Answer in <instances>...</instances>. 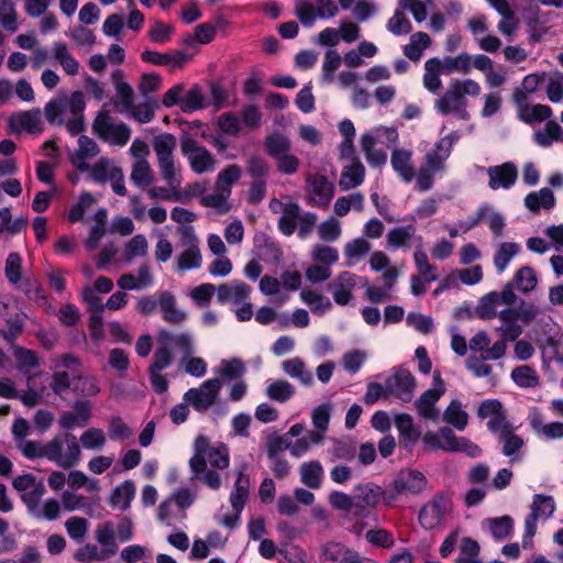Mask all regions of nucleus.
I'll use <instances>...</instances> for the list:
<instances>
[{
  "label": "nucleus",
  "instance_id": "31",
  "mask_svg": "<svg viewBox=\"0 0 563 563\" xmlns=\"http://www.w3.org/2000/svg\"><path fill=\"white\" fill-rule=\"evenodd\" d=\"M209 439L199 434L194 443V455L189 460L190 472L194 474V477L199 476V473H203L207 466L206 455L210 450Z\"/></svg>",
  "mask_w": 563,
  "mask_h": 563
},
{
  "label": "nucleus",
  "instance_id": "37",
  "mask_svg": "<svg viewBox=\"0 0 563 563\" xmlns=\"http://www.w3.org/2000/svg\"><path fill=\"white\" fill-rule=\"evenodd\" d=\"M264 146L266 153L276 159L277 157L290 152L291 142L286 135L274 132L265 137Z\"/></svg>",
  "mask_w": 563,
  "mask_h": 563
},
{
  "label": "nucleus",
  "instance_id": "20",
  "mask_svg": "<svg viewBox=\"0 0 563 563\" xmlns=\"http://www.w3.org/2000/svg\"><path fill=\"white\" fill-rule=\"evenodd\" d=\"M310 201L318 207H327L333 197V185L323 175L310 176L307 180Z\"/></svg>",
  "mask_w": 563,
  "mask_h": 563
},
{
  "label": "nucleus",
  "instance_id": "3",
  "mask_svg": "<svg viewBox=\"0 0 563 563\" xmlns=\"http://www.w3.org/2000/svg\"><path fill=\"white\" fill-rule=\"evenodd\" d=\"M479 92L481 87L476 81L454 79L444 95L437 100L435 108L443 115L453 113L459 119L468 120L466 96H477Z\"/></svg>",
  "mask_w": 563,
  "mask_h": 563
},
{
  "label": "nucleus",
  "instance_id": "52",
  "mask_svg": "<svg viewBox=\"0 0 563 563\" xmlns=\"http://www.w3.org/2000/svg\"><path fill=\"white\" fill-rule=\"evenodd\" d=\"M230 194L227 189H216V192L203 196L200 200L201 205L207 208H213L220 213H225L230 210V205L227 200Z\"/></svg>",
  "mask_w": 563,
  "mask_h": 563
},
{
  "label": "nucleus",
  "instance_id": "14",
  "mask_svg": "<svg viewBox=\"0 0 563 563\" xmlns=\"http://www.w3.org/2000/svg\"><path fill=\"white\" fill-rule=\"evenodd\" d=\"M158 344H164L168 350H177L181 353L180 363H185L195 353L194 338L189 332L174 333L161 329L157 333Z\"/></svg>",
  "mask_w": 563,
  "mask_h": 563
},
{
  "label": "nucleus",
  "instance_id": "61",
  "mask_svg": "<svg viewBox=\"0 0 563 563\" xmlns=\"http://www.w3.org/2000/svg\"><path fill=\"white\" fill-rule=\"evenodd\" d=\"M147 241L143 234L134 235L124 246V256L128 262L134 257L144 256L147 253Z\"/></svg>",
  "mask_w": 563,
  "mask_h": 563
},
{
  "label": "nucleus",
  "instance_id": "32",
  "mask_svg": "<svg viewBox=\"0 0 563 563\" xmlns=\"http://www.w3.org/2000/svg\"><path fill=\"white\" fill-rule=\"evenodd\" d=\"M525 206L533 213L539 212L541 208L550 210L555 206L554 194L548 187L532 191L526 196Z\"/></svg>",
  "mask_w": 563,
  "mask_h": 563
},
{
  "label": "nucleus",
  "instance_id": "40",
  "mask_svg": "<svg viewBox=\"0 0 563 563\" xmlns=\"http://www.w3.org/2000/svg\"><path fill=\"white\" fill-rule=\"evenodd\" d=\"M265 391L269 399L286 402L295 395L296 389L288 380L276 379L267 385Z\"/></svg>",
  "mask_w": 563,
  "mask_h": 563
},
{
  "label": "nucleus",
  "instance_id": "6",
  "mask_svg": "<svg viewBox=\"0 0 563 563\" xmlns=\"http://www.w3.org/2000/svg\"><path fill=\"white\" fill-rule=\"evenodd\" d=\"M221 388V379L210 378L197 388H189L184 394V400L196 411L205 413L216 404Z\"/></svg>",
  "mask_w": 563,
  "mask_h": 563
},
{
  "label": "nucleus",
  "instance_id": "7",
  "mask_svg": "<svg viewBox=\"0 0 563 563\" xmlns=\"http://www.w3.org/2000/svg\"><path fill=\"white\" fill-rule=\"evenodd\" d=\"M178 230L184 251L176 258L177 269L189 271L199 268L202 264V256L195 229L192 227L181 225Z\"/></svg>",
  "mask_w": 563,
  "mask_h": 563
},
{
  "label": "nucleus",
  "instance_id": "59",
  "mask_svg": "<svg viewBox=\"0 0 563 563\" xmlns=\"http://www.w3.org/2000/svg\"><path fill=\"white\" fill-rule=\"evenodd\" d=\"M555 509V503L552 496H545L542 494H537L533 497V503L531 505V512L536 514V517H544L549 518L553 515Z\"/></svg>",
  "mask_w": 563,
  "mask_h": 563
},
{
  "label": "nucleus",
  "instance_id": "44",
  "mask_svg": "<svg viewBox=\"0 0 563 563\" xmlns=\"http://www.w3.org/2000/svg\"><path fill=\"white\" fill-rule=\"evenodd\" d=\"M15 120L22 130L30 133H41L43 130L42 112L40 109L20 112L16 114Z\"/></svg>",
  "mask_w": 563,
  "mask_h": 563
},
{
  "label": "nucleus",
  "instance_id": "58",
  "mask_svg": "<svg viewBox=\"0 0 563 563\" xmlns=\"http://www.w3.org/2000/svg\"><path fill=\"white\" fill-rule=\"evenodd\" d=\"M53 56L63 67L64 70H77L79 67L78 62L69 53L65 43L56 42L53 46Z\"/></svg>",
  "mask_w": 563,
  "mask_h": 563
},
{
  "label": "nucleus",
  "instance_id": "34",
  "mask_svg": "<svg viewBox=\"0 0 563 563\" xmlns=\"http://www.w3.org/2000/svg\"><path fill=\"white\" fill-rule=\"evenodd\" d=\"M135 495V485L132 481L126 479L117 486L110 497V505L121 510H126Z\"/></svg>",
  "mask_w": 563,
  "mask_h": 563
},
{
  "label": "nucleus",
  "instance_id": "27",
  "mask_svg": "<svg viewBox=\"0 0 563 563\" xmlns=\"http://www.w3.org/2000/svg\"><path fill=\"white\" fill-rule=\"evenodd\" d=\"M282 369L286 375L297 379L303 386H311L313 384L312 372L307 368L303 360L298 356L285 360L282 363Z\"/></svg>",
  "mask_w": 563,
  "mask_h": 563
},
{
  "label": "nucleus",
  "instance_id": "2",
  "mask_svg": "<svg viewBox=\"0 0 563 563\" xmlns=\"http://www.w3.org/2000/svg\"><path fill=\"white\" fill-rule=\"evenodd\" d=\"M85 107L84 93L75 91L69 98L64 95L49 100L44 107V115L49 124H66L71 135H78L85 130Z\"/></svg>",
  "mask_w": 563,
  "mask_h": 563
},
{
  "label": "nucleus",
  "instance_id": "23",
  "mask_svg": "<svg viewBox=\"0 0 563 563\" xmlns=\"http://www.w3.org/2000/svg\"><path fill=\"white\" fill-rule=\"evenodd\" d=\"M95 539L101 545V551L107 559L118 553L114 525L112 521H106L97 525L95 529Z\"/></svg>",
  "mask_w": 563,
  "mask_h": 563
},
{
  "label": "nucleus",
  "instance_id": "12",
  "mask_svg": "<svg viewBox=\"0 0 563 563\" xmlns=\"http://www.w3.org/2000/svg\"><path fill=\"white\" fill-rule=\"evenodd\" d=\"M16 448L29 460L45 457L51 462H59L62 459L57 454L59 444L57 441H48L42 443L41 441L21 439Z\"/></svg>",
  "mask_w": 563,
  "mask_h": 563
},
{
  "label": "nucleus",
  "instance_id": "41",
  "mask_svg": "<svg viewBox=\"0 0 563 563\" xmlns=\"http://www.w3.org/2000/svg\"><path fill=\"white\" fill-rule=\"evenodd\" d=\"M488 528L496 541L510 538L514 533V520L510 516L487 519Z\"/></svg>",
  "mask_w": 563,
  "mask_h": 563
},
{
  "label": "nucleus",
  "instance_id": "50",
  "mask_svg": "<svg viewBox=\"0 0 563 563\" xmlns=\"http://www.w3.org/2000/svg\"><path fill=\"white\" fill-rule=\"evenodd\" d=\"M16 10L13 0H0V25L8 32L18 30Z\"/></svg>",
  "mask_w": 563,
  "mask_h": 563
},
{
  "label": "nucleus",
  "instance_id": "24",
  "mask_svg": "<svg viewBox=\"0 0 563 563\" xmlns=\"http://www.w3.org/2000/svg\"><path fill=\"white\" fill-rule=\"evenodd\" d=\"M472 57L461 54L455 57L430 58L424 64V70H471Z\"/></svg>",
  "mask_w": 563,
  "mask_h": 563
},
{
  "label": "nucleus",
  "instance_id": "55",
  "mask_svg": "<svg viewBox=\"0 0 563 563\" xmlns=\"http://www.w3.org/2000/svg\"><path fill=\"white\" fill-rule=\"evenodd\" d=\"M88 520L77 516L70 517L65 522V528L68 536L77 543H81L85 540L88 532Z\"/></svg>",
  "mask_w": 563,
  "mask_h": 563
},
{
  "label": "nucleus",
  "instance_id": "54",
  "mask_svg": "<svg viewBox=\"0 0 563 563\" xmlns=\"http://www.w3.org/2000/svg\"><path fill=\"white\" fill-rule=\"evenodd\" d=\"M353 495L356 510L375 506L379 500L378 490L369 486H357Z\"/></svg>",
  "mask_w": 563,
  "mask_h": 563
},
{
  "label": "nucleus",
  "instance_id": "1",
  "mask_svg": "<svg viewBox=\"0 0 563 563\" xmlns=\"http://www.w3.org/2000/svg\"><path fill=\"white\" fill-rule=\"evenodd\" d=\"M176 146V137L170 133H163L154 137L153 150L157 156L161 176L166 181L168 188L153 187L147 194L153 199L185 203L186 198L181 197L179 190L181 178L175 163L174 152Z\"/></svg>",
  "mask_w": 563,
  "mask_h": 563
},
{
  "label": "nucleus",
  "instance_id": "19",
  "mask_svg": "<svg viewBox=\"0 0 563 563\" xmlns=\"http://www.w3.org/2000/svg\"><path fill=\"white\" fill-rule=\"evenodd\" d=\"M12 354L15 361V368L26 376V382L30 384L35 376L32 375V372L41 366L38 354L33 350L20 345L12 346Z\"/></svg>",
  "mask_w": 563,
  "mask_h": 563
},
{
  "label": "nucleus",
  "instance_id": "51",
  "mask_svg": "<svg viewBox=\"0 0 563 563\" xmlns=\"http://www.w3.org/2000/svg\"><path fill=\"white\" fill-rule=\"evenodd\" d=\"M242 170L235 164L228 165L217 176L216 189H227L231 195V186L240 180Z\"/></svg>",
  "mask_w": 563,
  "mask_h": 563
},
{
  "label": "nucleus",
  "instance_id": "43",
  "mask_svg": "<svg viewBox=\"0 0 563 563\" xmlns=\"http://www.w3.org/2000/svg\"><path fill=\"white\" fill-rule=\"evenodd\" d=\"M431 40L427 33L417 32L411 35L410 43L404 46V54L411 60L421 58L423 51L429 46Z\"/></svg>",
  "mask_w": 563,
  "mask_h": 563
},
{
  "label": "nucleus",
  "instance_id": "35",
  "mask_svg": "<svg viewBox=\"0 0 563 563\" xmlns=\"http://www.w3.org/2000/svg\"><path fill=\"white\" fill-rule=\"evenodd\" d=\"M371 251V243L363 238H356L347 242L344 246V256L346 266L353 267L363 260Z\"/></svg>",
  "mask_w": 563,
  "mask_h": 563
},
{
  "label": "nucleus",
  "instance_id": "29",
  "mask_svg": "<svg viewBox=\"0 0 563 563\" xmlns=\"http://www.w3.org/2000/svg\"><path fill=\"white\" fill-rule=\"evenodd\" d=\"M443 395V389L431 388L426 390L417 400L416 408L421 417L428 420H435L439 411L435 409V402Z\"/></svg>",
  "mask_w": 563,
  "mask_h": 563
},
{
  "label": "nucleus",
  "instance_id": "11",
  "mask_svg": "<svg viewBox=\"0 0 563 563\" xmlns=\"http://www.w3.org/2000/svg\"><path fill=\"white\" fill-rule=\"evenodd\" d=\"M364 282L367 285V278L357 276L351 272H342L338 277L327 285L328 291L332 294L333 300L339 306L347 305L352 299V291Z\"/></svg>",
  "mask_w": 563,
  "mask_h": 563
},
{
  "label": "nucleus",
  "instance_id": "63",
  "mask_svg": "<svg viewBox=\"0 0 563 563\" xmlns=\"http://www.w3.org/2000/svg\"><path fill=\"white\" fill-rule=\"evenodd\" d=\"M173 363L172 351L168 350L164 344H158V347L153 354V362L148 367V372H163L169 367Z\"/></svg>",
  "mask_w": 563,
  "mask_h": 563
},
{
  "label": "nucleus",
  "instance_id": "42",
  "mask_svg": "<svg viewBox=\"0 0 563 563\" xmlns=\"http://www.w3.org/2000/svg\"><path fill=\"white\" fill-rule=\"evenodd\" d=\"M444 139L435 143V145L427 152L424 156L426 167L434 173L440 172L444 167V161L450 155V150L443 148Z\"/></svg>",
  "mask_w": 563,
  "mask_h": 563
},
{
  "label": "nucleus",
  "instance_id": "18",
  "mask_svg": "<svg viewBox=\"0 0 563 563\" xmlns=\"http://www.w3.org/2000/svg\"><path fill=\"white\" fill-rule=\"evenodd\" d=\"M382 136V129L366 132L361 136L362 151L365 153L367 163L372 166H383L386 161L384 151L376 148L377 144L383 143Z\"/></svg>",
  "mask_w": 563,
  "mask_h": 563
},
{
  "label": "nucleus",
  "instance_id": "64",
  "mask_svg": "<svg viewBox=\"0 0 563 563\" xmlns=\"http://www.w3.org/2000/svg\"><path fill=\"white\" fill-rule=\"evenodd\" d=\"M346 550L343 544L331 542L323 547L322 554L320 558L321 563H342Z\"/></svg>",
  "mask_w": 563,
  "mask_h": 563
},
{
  "label": "nucleus",
  "instance_id": "28",
  "mask_svg": "<svg viewBox=\"0 0 563 563\" xmlns=\"http://www.w3.org/2000/svg\"><path fill=\"white\" fill-rule=\"evenodd\" d=\"M395 423L399 431L400 443L406 448L415 445L421 438V430L413 423L409 415L397 416Z\"/></svg>",
  "mask_w": 563,
  "mask_h": 563
},
{
  "label": "nucleus",
  "instance_id": "48",
  "mask_svg": "<svg viewBox=\"0 0 563 563\" xmlns=\"http://www.w3.org/2000/svg\"><path fill=\"white\" fill-rule=\"evenodd\" d=\"M512 283L519 291L526 294L536 288L538 278L533 268L530 266H522L516 272Z\"/></svg>",
  "mask_w": 563,
  "mask_h": 563
},
{
  "label": "nucleus",
  "instance_id": "45",
  "mask_svg": "<svg viewBox=\"0 0 563 563\" xmlns=\"http://www.w3.org/2000/svg\"><path fill=\"white\" fill-rule=\"evenodd\" d=\"M552 115V109L545 104L525 106L519 112V118L526 123L533 124L542 122Z\"/></svg>",
  "mask_w": 563,
  "mask_h": 563
},
{
  "label": "nucleus",
  "instance_id": "17",
  "mask_svg": "<svg viewBox=\"0 0 563 563\" xmlns=\"http://www.w3.org/2000/svg\"><path fill=\"white\" fill-rule=\"evenodd\" d=\"M191 56V54L185 53L183 51H174L166 54L154 51H144L141 54L142 60L151 65L172 68H180L186 66Z\"/></svg>",
  "mask_w": 563,
  "mask_h": 563
},
{
  "label": "nucleus",
  "instance_id": "47",
  "mask_svg": "<svg viewBox=\"0 0 563 563\" xmlns=\"http://www.w3.org/2000/svg\"><path fill=\"white\" fill-rule=\"evenodd\" d=\"M131 180L140 188H145L153 183V170L145 159H137L131 172Z\"/></svg>",
  "mask_w": 563,
  "mask_h": 563
},
{
  "label": "nucleus",
  "instance_id": "22",
  "mask_svg": "<svg viewBox=\"0 0 563 563\" xmlns=\"http://www.w3.org/2000/svg\"><path fill=\"white\" fill-rule=\"evenodd\" d=\"M159 311L162 319L172 324H181L187 318L188 313L177 307L176 297L168 290L158 292Z\"/></svg>",
  "mask_w": 563,
  "mask_h": 563
},
{
  "label": "nucleus",
  "instance_id": "25",
  "mask_svg": "<svg viewBox=\"0 0 563 563\" xmlns=\"http://www.w3.org/2000/svg\"><path fill=\"white\" fill-rule=\"evenodd\" d=\"M78 150L71 157V163L79 172H87L89 169L87 159L95 157L99 153V147L92 139L86 135H81L78 139Z\"/></svg>",
  "mask_w": 563,
  "mask_h": 563
},
{
  "label": "nucleus",
  "instance_id": "39",
  "mask_svg": "<svg viewBox=\"0 0 563 563\" xmlns=\"http://www.w3.org/2000/svg\"><path fill=\"white\" fill-rule=\"evenodd\" d=\"M511 379L521 388H534L540 385V377L529 365L517 366L511 371Z\"/></svg>",
  "mask_w": 563,
  "mask_h": 563
},
{
  "label": "nucleus",
  "instance_id": "60",
  "mask_svg": "<svg viewBox=\"0 0 563 563\" xmlns=\"http://www.w3.org/2000/svg\"><path fill=\"white\" fill-rule=\"evenodd\" d=\"M106 441L104 432L98 428H89L80 435V442L87 450H100Z\"/></svg>",
  "mask_w": 563,
  "mask_h": 563
},
{
  "label": "nucleus",
  "instance_id": "46",
  "mask_svg": "<svg viewBox=\"0 0 563 563\" xmlns=\"http://www.w3.org/2000/svg\"><path fill=\"white\" fill-rule=\"evenodd\" d=\"M444 420L461 431L467 426L468 415L459 400H452L444 411Z\"/></svg>",
  "mask_w": 563,
  "mask_h": 563
},
{
  "label": "nucleus",
  "instance_id": "16",
  "mask_svg": "<svg viewBox=\"0 0 563 563\" xmlns=\"http://www.w3.org/2000/svg\"><path fill=\"white\" fill-rule=\"evenodd\" d=\"M389 377V396H395L404 402L412 399L416 379L410 371L399 367L393 375V384Z\"/></svg>",
  "mask_w": 563,
  "mask_h": 563
},
{
  "label": "nucleus",
  "instance_id": "49",
  "mask_svg": "<svg viewBox=\"0 0 563 563\" xmlns=\"http://www.w3.org/2000/svg\"><path fill=\"white\" fill-rule=\"evenodd\" d=\"M120 167L111 166L110 162L107 158H100L90 170V178L99 184H104L110 181L117 175V170H120Z\"/></svg>",
  "mask_w": 563,
  "mask_h": 563
},
{
  "label": "nucleus",
  "instance_id": "15",
  "mask_svg": "<svg viewBox=\"0 0 563 563\" xmlns=\"http://www.w3.org/2000/svg\"><path fill=\"white\" fill-rule=\"evenodd\" d=\"M487 175L489 177L488 186L490 189H509L517 180L518 169L512 162H506L500 165L489 166L487 168Z\"/></svg>",
  "mask_w": 563,
  "mask_h": 563
},
{
  "label": "nucleus",
  "instance_id": "10",
  "mask_svg": "<svg viewBox=\"0 0 563 563\" xmlns=\"http://www.w3.org/2000/svg\"><path fill=\"white\" fill-rule=\"evenodd\" d=\"M449 499L443 493H435L433 497L424 504L419 514L418 521L424 530H432L440 525L448 511Z\"/></svg>",
  "mask_w": 563,
  "mask_h": 563
},
{
  "label": "nucleus",
  "instance_id": "9",
  "mask_svg": "<svg viewBox=\"0 0 563 563\" xmlns=\"http://www.w3.org/2000/svg\"><path fill=\"white\" fill-rule=\"evenodd\" d=\"M96 133L112 145L123 146L131 136V130L125 123L114 124L107 113L99 114L93 122Z\"/></svg>",
  "mask_w": 563,
  "mask_h": 563
},
{
  "label": "nucleus",
  "instance_id": "38",
  "mask_svg": "<svg viewBox=\"0 0 563 563\" xmlns=\"http://www.w3.org/2000/svg\"><path fill=\"white\" fill-rule=\"evenodd\" d=\"M520 252V245L516 242H503L498 246L494 255V265L499 274H501L510 261Z\"/></svg>",
  "mask_w": 563,
  "mask_h": 563
},
{
  "label": "nucleus",
  "instance_id": "62",
  "mask_svg": "<svg viewBox=\"0 0 563 563\" xmlns=\"http://www.w3.org/2000/svg\"><path fill=\"white\" fill-rule=\"evenodd\" d=\"M22 258L19 253L12 252L5 261L4 273L10 284H18L21 280Z\"/></svg>",
  "mask_w": 563,
  "mask_h": 563
},
{
  "label": "nucleus",
  "instance_id": "21",
  "mask_svg": "<svg viewBox=\"0 0 563 563\" xmlns=\"http://www.w3.org/2000/svg\"><path fill=\"white\" fill-rule=\"evenodd\" d=\"M251 291L252 288L247 284L233 280L217 288V298L220 303L240 305L250 297Z\"/></svg>",
  "mask_w": 563,
  "mask_h": 563
},
{
  "label": "nucleus",
  "instance_id": "36",
  "mask_svg": "<svg viewBox=\"0 0 563 563\" xmlns=\"http://www.w3.org/2000/svg\"><path fill=\"white\" fill-rule=\"evenodd\" d=\"M208 106L209 101L199 86L195 85L189 89H185L180 108L183 112L191 113L197 110L206 109Z\"/></svg>",
  "mask_w": 563,
  "mask_h": 563
},
{
  "label": "nucleus",
  "instance_id": "4",
  "mask_svg": "<svg viewBox=\"0 0 563 563\" xmlns=\"http://www.w3.org/2000/svg\"><path fill=\"white\" fill-rule=\"evenodd\" d=\"M317 219L316 213L302 211L297 202H288L284 216L278 220V229L286 236L292 235L297 230L298 236L306 239L312 233Z\"/></svg>",
  "mask_w": 563,
  "mask_h": 563
},
{
  "label": "nucleus",
  "instance_id": "57",
  "mask_svg": "<svg viewBox=\"0 0 563 563\" xmlns=\"http://www.w3.org/2000/svg\"><path fill=\"white\" fill-rule=\"evenodd\" d=\"M311 258L317 263L330 266L339 261V251L329 245L314 244L311 250Z\"/></svg>",
  "mask_w": 563,
  "mask_h": 563
},
{
  "label": "nucleus",
  "instance_id": "5",
  "mask_svg": "<svg viewBox=\"0 0 563 563\" xmlns=\"http://www.w3.org/2000/svg\"><path fill=\"white\" fill-rule=\"evenodd\" d=\"M180 150L192 172L196 174L211 173L216 169L217 161L210 151L196 140L186 136L180 141Z\"/></svg>",
  "mask_w": 563,
  "mask_h": 563
},
{
  "label": "nucleus",
  "instance_id": "13",
  "mask_svg": "<svg viewBox=\"0 0 563 563\" xmlns=\"http://www.w3.org/2000/svg\"><path fill=\"white\" fill-rule=\"evenodd\" d=\"M51 441H57L59 444L57 454L62 460L54 462L57 466L69 470L79 463L81 451L77 438L74 434L68 432L59 433Z\"/></svg>",
  "mask_w": 563,
  "mask_h": 563
},
{
  "label": "nucleus",
  "instance_id": "26",
  "mask_svg": "<svg viewBox=\"0 0 563 563\" xmlns=\"http://www.w3.org/2000/svg\"><path fill=\"white\" fill-rule=\"evenodd\" d=\"M365 167L360 159L347 162L341 173L339 185L342 190L357 187L364 180Z\"/></svg>",
  "mask_w": 563,
  "mask_h": 563
},
{
  "label": "nucleus",
  "instance_id": "56",
  "mask_svg": "<svg viewBox=\"0 0 563 563\" xmlns=\"http://www.w3.org/2000/svg\"><path fill=\"white\" fill-rule=\"evenodd\" d=\"M497 291H490L481 298L477 307L476 314L483 320H489L497 316L496 308L498 306Z\"/></svg>",
  "mask_w": 563,
  "mask_h": 563
},
{
  "label": "nucleus",
  "instance_id": "30",
  "mask_svg": "<svg viewBox=\"0 0 563 563\" xmlns=\"http://www.w3.org/2000/svg\"><path fill=\"white\" fill-rule=\"evenodd\" d=\"M411 156L412 153L405 148H395L391 153V166L406 183H410L415 177Z\"/></svg>",
  "mask_w": 563,
  "mask_h": 563
},
{
  "label": "nucleus",
  "instance_id": "33",
  "mask_svg": "<svg viewBox=\"0 0 563 563\" xmlns=\"http://www.w3.org/2000/svg\"><path fill=\"white\" fill-rule=\"evenodd\" d=\"M300 481L311 489H318L321 486L323 477V467L318 461L305 462L300 466Z\"/></svg>",
  "mask_w": 563,
  "mask_h": 563
},
{
  "label": "nucleus",
  "instance_id": "8",
  "mask_svg": "<svg viewBox=\"0 0 563 563\" xmlns=\"http://www.w3.org/2000/svg\"><path fill=\"white\" fill-rule=\"evenodd\" d=\"M428 484L427 477L417 470L404 468L393 481V490L389 492V506L396 498V495L421 493Z\"/></svg>",
  "mask_w": 563,
  "mask_h": 563
},
{
  "label": "nucleus",
  "instance_id": "53",
  "mask_svg": "<svg viewBox=\"0 0 563 563\" xmlns=\"http://www.w3.org/2000/svg\"><path fill=\"white\" fill-rule=\"evenodd\" d=\"M294 12L305 27H311L317 21L316 3L307 0H296Z\"/></svg>",
  "mask_w": 563,
  "mask_h": 563
}]
</instances>
